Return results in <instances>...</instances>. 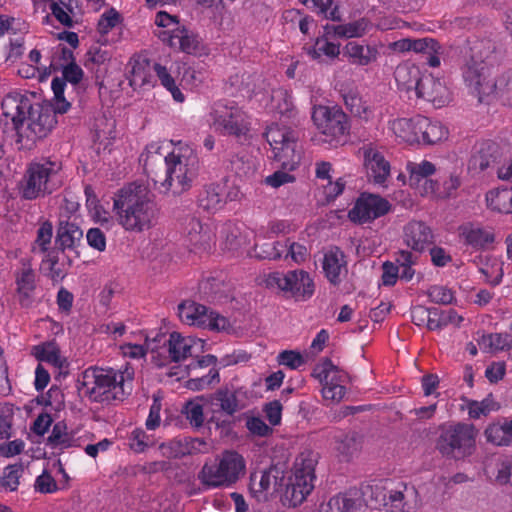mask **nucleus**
I'll return each instance as SVG.
<instances>
[{"instance_id":"nucleus-37","label":"nucleus","mask_w":512,"mask_h":512,"mask_svg":"<svg viewBox=\"0 0 512 512\" xmlns=\"http://www.w3.org/2000/svg\"><path fill=\"white\" fill-rule=\"evenodd\" d=\"M419 119H421V115L395 119L390 122V129L401 141L409 144L417 143L419 142L417 125Z\"/></svg>"},{"instance_id":"nucleus-2","label":"nucleus","mask_w":512,"mask_h":512,"mask_svg":"<svg viewBox=\"0 0 512 512\" xmlns=\"http://www.w3.org/2000/svg\"><path fill=\"white\" fill-rule=\"evenodd\" d=\"M3 116L12 122L17 142L34 144L47 137L57 124L58 111L51 105L32 104L21 94L7 95L1 104Z\"/></svg>"},{"instance_id":"nucleus-27","label":"nucleus","mask_w":512,"mask_h":512,"mask_svg":"<svg viewBox=\"0 0 512 512\" xmlns=\"http://www.w3.org/2000/svg\"><path fill=\"white\" fill-rule=\"evenodd\" d=\"M216 459L226 477L228 487L235 484L245 473V460L236 451L226 450Z\"/></svg>"},{"instance_id":"nucleus-7","label":"nucleus","mask_w":512,"mask_h":512,"mask_svg":"<svg viewBox=\"0 0 512 512\" xmlns=\"http://www.w3.org/2000/svg\"><path fill=\"white\" fill-rule=\"evenodd\" d=\"M478 430L473 424L457 422L441 425L435 449L442 457L462 460L476 451Z\"/></svg>"},{"instance_id":"nucleus-54","label":"nucleus","mask_w":512,"mask_h":512,"mask_svg":"<svg viewBox=\"0 0 512 512\" xmlns=\"http://www.w3.org/2000/svg\"><path fill=\"white\" fill-rule=\"evenodd\" d=\"M332 30L333 34L340 38H353L360 37L364 34L365 28L359 21L341 24L336 26H326V34H329Z\"/></svg>"},{"instance_id":"nucleus-58","label":"nucleus","mask_w":512,"mask_h":512,"mask_svg":"<svg viewBox=\"0 0 512 512\" xmlns=\"http://www.w3.org/2000/svg\"><path fill=\"white\" fill-rule=\"evenodd\" d=\"M66 82L67 81L63 77H55L51 83V88L54 93L55 100V103L52 107H54L59 114L66 113L71 106L70 103L64 97Z\"/></svg>"},{"instance_id":"nucleus-3","label":"nucleus","mask_w":512,"mask_h":512,"mask_svg":"<svg viewBox=\"0 0 512 512\" xmlns=\"http://www.w3.org/2000/svg\"><path fill=\"white\" fill-rule=\"evenodd\" d=\"M119 225L132 233H142L154 227L159 218L157 204L139 187L122 188L113 201Z\"/></svg>"},{"instance_id":"nucleus-62","label":"nucleus","mask_w":512,"mask_h":512,"mask_svg":"<svg viewBox=\"0 0 512 512\" xmlns=\"http://www.w3.org/2000/svg\"><path fill=\"white\" fill-rule=\"evenodd\" d=\"M220 376L217 368L212 367L206 375L188 380L187 387L194 391L203 390L213 383H219Z\"/></svg>"},{"instance_id":"nucleus-29","label":"nucleus","mask_w":512,"mask_h":512,"mask_svg":"<svg viewBox=\"0 0 512 512\" xmlns=\"http://www.w3.org/2000/svg\"><path fill=\"white\" fill-rule=\"evenodd\" d=\"M322 268L330 283H340L342 270L346 269L345 255L338 247H331L324 253Z\"/></svg>"},{"instance_id":"nucleus-22","label":"nucleus","mask_w":512,"mask_h":512,"mask_svg":"<svg viewBox=\"0 0 512 512\" xmlns=\"http://www.w3.org/2000/svg\"><path fill=\"white\" fill-rule=\"evenodd\" d=\"M459 235L465 245L474 250L483 251L491 247L495 241L492 228L483 227L479 224L466 223L460 226Z\"/></svg>"},{"instance_id":"nucleus-8","label":"nucleus","mask_w":512,"mask_h":512,"mask_svg":"<svg viewBox=\"0 0 512 512\" xmlns=\"http://www.w3.org/2000/svg\"><path fill=\"white\" fill-rule=\"evenodd\" d=\"M316 464L317 454L312 451H304L296 458L294 473L289 478L282 497L285 505L297 507L312 492Z\"/></svg>"},{"instance_id":"nucleus-24","label":"nucleus","mask_w":512,"mask_h":512,"mask_svg":"<svg viewBox=\"0 0 512 512\" xmlns=\"http://www.w3.org/2000/svg\"><path fill=\"white\" fill-rule=\"evenodd\" d=\"M388 506L395 512H412L419 504L418 492L414 486L400 484L387 491Z\"/></svg>"},{"instance_id":"nucleus-55","label":"nucleus","mask_w":512,"mask_h":512,"mask_svg":"<svg viewBox=\"0 0 512 512\" xmlns=\"http://www.w3.org/2000/svg\"><path fill=\"white\" fill-rule=\"evenodd\" d=\"M182 413L186 416L192 427L198 429L203 426L205 420L203 405L198 399L186 402Z\"/></svg>"},{"instance_id":"nucleus-50","label":"nucleus","mask_w":512,"mask_h":512,"mask_svg":"<svg viewBox=\"0 0 512 512\" xmlns=\"http://www.w3.org/2000/svg\"><path fill=\"white\" fill-rule=\"evenodd\" d=\"M153 70L157 78L160 80L161 85L171 93L173 99L180 103L183 102L185 97L176 85L175 80L168 69L159 63H154Z\"/></svg>"},{"instance_id":"nucleus-5","label":"nucleus","mask_w":512,"mask_h":512,"mask_svg":"<svg viewBox=\"0 0 512 512\" xmlns=\"http://www.w3.org/2000/svg\"><path fill=\"white\" fill-rule=\"evenodd\" d=\"M265 138L271 146L273 159L277 161L283 170L275 171L265 179V183L271 187L278 188L286 183L294 182L295 177L287 171H293L300 159V151L297 150V137L293 130L279 126L270 125Z\"/></svg>"},{"instance_id":"nucleus-36","label":"nucleus","mask_w":512,"mask_h":512,"mask_svg":"<svg viewBox=\"0 0 512 512\" xmlns=\"http://www.w3.org/2000/svg\"><path fill=\"white\" fill-rule=\"evenodd\" d=\"M304 50L311 59L322 62L323 57L329 60L336 59L340 54V44L329 41L327 36L323 35L317 37L313 45L305 46Z\"/></svg>"},{"instance_id":"nucleus-26","label":"nucleus","mask_w":512,"mask_h":512,"mask_svg":"<svg viewBox=\"0 0 512 512\" xmlns=\"http://www.w3.org/2000/svg\"><path fill=\"white\" fill-rule=\"evenodd\" d=\"M277 481L278 470L275 467L252 473L249 484L250 492L258 501H266L270 489L277 485Z\"/></svg>"},{"instance_id":"nucleus-45","label":"nucleus","mask_w":512,"mask_h":512,"mask_svg":"<svg viewBox=\"0 0 512 512\" xmlns=\"http://www.w3.org/2000/svg\"><path fill=\"white\" fill-rule=\"evenodd\" d=\"M343 100L346 108L354 116L368 121L373 116V110L366 101L356 91H349L343 95Z\"/></svg>"},{"instance_id":"nucleus-59","label":"nucleus","mask_w":512,"mask_h":512,"mask_svg":"<svg viewBox=\"0 0 512 512\" xmlns=\"http://www.w3.org/2000/svg\"><path fill=\"white\" fill-rule=\"evenodd\" d=\"M479 343L495 351H502L510 348L512 335L509 333H491L483 335Z\"/></svg>"},{"instance_id":"nucleus-64","label":"nucleus","mask_w":512,"mask_h":512,"mask_svg":"<svg viewBox=\"0 0 512 512\" xmlns=\"http://www.w3.org/2000/svg\"><path fill=\"white\" fill-rule=\"evenodd\" d=\"M283 244H287L286 251L284 252V258L290 257L295 263L304 262L308 255V249L305 245L293 242L290 239H287Z\"/></svg>"},{"instance_id":"nucleus-9","label":"nucleus","mask_w":512,"mask_h":512,"mask_svg":"<svg viewBox=\"0 0 512 512\" xmlns=\"http://www.w3.org/2000/svg\"><path fill=\"white\" fill-rule=\"evenodd\" d=\"M263 283L266 288L280 291L285 297L292 298L296 302L309 300L315 292V283L312 276L302 269L288 271L287 273L270 272L264 277Z\"/></svg>"},{"instance_id":"nucleus-12","label":"nucleus","mask_w":512,"mask_h":512,"mask_svg":"<svg viewBox=\"0 0 512 512\" xmlns=\"http://www.w3.org/2000/svg\"><path fill=\"white\" fill-rule=\"evenodd\" d=\"M461 72L465 85L479 99L481 95L489 94L492 90V87L486 85V64L477 44L470 47L465 54Z\"/></svg>"},{"instance_id":"nucleus-43","label":"nucleus","mask_w":512,"mask_h":512,"mask_svg":"<svg viewBox=\"0 0 512 512\" xmlns=\"http://www.w3.org/2000/svg\"><path fill=\"white\" fill-rule=\"evenodd\" d=\"M271 101L275 111L286 118H293L297 114L291 91L285 88L273 90Z\"/></svg>"},{"instance_id":"nucleus-1","label":"nucleus","mask_w":512,"mask_h":512,"mask_svg":"<svg viewBox=\"0 0 512 512\" xmlns=\"http://www.w3.org/2000/svg\"><path fill=\"white\" fill-rule=\"evenodd\" d=\"M160 150L161 146L152 142L141 153L139 162L146 175L155 185L160 184L165 191H171L174 195L190 189L199 166L196 151L181 141L166 156Z\"/></svg>"},{"instance_id":"nucleus-20","label":"nucleus","mask_w":512,"mask_h":512,"mask_svg":"<svg viewBox=\"0 0 512 512\" xmlns=\"http://www.w3.org/2000/svg\"><path fill=\"white\" fill-rule=\"evenodd\" d=\"M159 38L170 47L179 49L187 54H197L201 50V41L195 33L184 26L173 28L171 31H162Z\"/></svg>"},{"instance_id":"nucleus-44","label":"nucleus","mask_w":512,"mask_h":512,"mask_svg":"<svg viewBox=\"0 0 512 512\" xmlns=\"http://www.w3.org/2000/svg\"><path fill=\"white\" fill-rule=\"evenodd\" d=\"M488 207L499 213H512V189H494L486 194Z\"/></svg>"},{"instance_id":"nucleus-46","label":"nucleus","mask_w":512,"mask_h":512,"mask_svg":"<svg viewBox=\"0 0 512 512\" xmlns=\"http://www.w3.org/2000/svg\"><path fill=\"white\" fill-rule=\"evenodd\" d=\"M418 260L419 255L408 250H399L395 253L394 263L398 265L401 280L409 282L413 279L415 275L413 266L417 264Z\"/></svg>"},{"instance_id":"nucleus-53","label":"nucleus","mask_w":512,"mask_h":512,"mask_svg":"<svg viewBox=\"0 0 512 512\" xmlns=\"http://www.w3.org/2000/svg\"><path fill=\"white\" fill-rule=\"evenodd\" d=\"M192 325H197L200 328L208 329L210 331H216L226 333L236 337H241L246 334V329L237 325L238 322H191Z\"/></svg>"},{"instance_id":"nucleus-41","label":"nucleus","mask_w":512,"mask_h":512,"mask_svg":"<svg viewBox=\"0 0 512 512\" xmlns=\"http://www.w3.org/2000/svg\"><path fill=\"white\" fill-rule=\"evenodd\" d=\"M193 340L182 337L181 334L173 332L168 337L167 352L173 362H180L192 356Z\"/></svg>"},{"instance_id":"nucleus-21","label":"nucleus","mask_w":512,"mask_h":512,"mask_svg":"<svg viewBox=\"0 0 512 512\" xmlns=\"http://www.w3.org/2000/svg\"><path fill=\"white\" fill-rule=\"evenodd\" d=\"M406 170L409 174V185L411 187H418L424 182L425 194L437 193L439 188L438 182L428 179L436 172V166L432 162L428 160H422L420 162L408 161Z\"/></svg>"},{"instance_id":"nucleus-40","label":"nucleus","mask_w":512,"mask_h":512,"mask_svg":"<svg viewBox=\"0 0 512 512\" xmlns=\"http://www.w3.org/2000/svg\"><path fill=\"white\" fill-rule=\"evenodd\" d=\"M46 444L52 449L59 450L79 446L78 439L75 438L72 432H68L67 425L63 421H59L53 425Z\"/></svg>"},{"instance_id":"nucleus-14","label":"nucleus","mask_w":512,"mask_h":512,"mask_svg":"<svg viewBox=\"0 0 512 512\" xmlns=\"http://www.w3.org/2000/svg\"><path fill=\"white\" fill-rule=\"evenodd\" d=\"M246 390L241 387L224 386L216 390L210 397V403L214 408L210 423H215L217 427L224 425L225 421L220 422L216 416L217 413H223L227 416H233L245 407Z\"/></svg>"},{"instance_id":"nucleus-11","label":"nucleus","mask_w":512,"mask_h":512,"mask_svg":"<svg viewBox=\"0 0 512 512\" xmlns=\"http://www.w3.org/2000/svg\"><path fill=\"white\" fill-rule=\"evenodd\" d=\"M312 120L322 135L321 141L337 146L345 141L350 131V122L344 111L337 106L313 107Z\"/></svg>"},{"instance_id":"nucleus-47","label":"nucleus","mask_w":512,"mask_h":512,"mask_svg":"<svg viewBox=\"0 0 512 512\" xmlns=\"http://www.w3.org/2000/svg\"><path fill=\"white\" fill-rule=\"evenodd\" d=\"M75 60L72 49L58 44L52 49L51 60L48 68H45L44 76H48L51 72L61 71L65 66Z\"/></svg>"},{"instance_id":"nucleus-48","label":"nucleus","mask_w":512,"mask_h":512,"mask_svg":"<svg viewBox=\"0 0 512 512\" xmlns=\"http://www.w3.org/2000/svg\"><path fill=\"white\" fill-rule=\"evenodd\" d=\"M33 355L37 360L47 362L55 367L63 366V359L60 355V349L54 342H46L33 347Z\"/></svg>"},{"instance_id":"nucleus-34","label":"nucleus","mask_w":512,"mask_h":512,"mask_svg":"<svg viewBox=\"0 0 512 512\" xmlns=\"http://www.w3.org/2000/svg\"><path fill=\"white\" fill-rule=\"evenodd\" d=\"M344 54L348 57L351 64L367 66L377 60L379 52L375 46L362 45L358 42L350 41L344 48Z\"/></svg>"},{"instance_id":"nucleus-52","label":"nucleus","mask_w":512,"mask_h":512,"mask_svg":"<svg viewBox=\"0 0 512 512\" xmlns=\"http://www.w3.org/2000/svg\"><path fill=\"white\" fill-rule=\"evenodd\" d=\"M492 90L505 105L512 107V69L497 77Z\"/></svg>"},{"instance_id":"nucleus-57","label":"nucleus","mask_w":512,"mask_h":512,"mask_svg":"<svg viewBox=\"0 0 512 512\" xmlns=\"http://www.w3.org/2000/svg\"><path fill=\"white\" fill-rule=\"evenodd\" d=\"M309 9L332 21L341 19L339 8L334 5V0H311Z\"/></svg>"},{"instance_id":"nucleus-10","label":"nucleus","mask_w":512,"mask_h":512,"mask_svg":"<svg viewBox=\"0 0 512 512\" xmlns=\"http://www.w3.org/2000/svg\"><path fill=\"white\" fill-rule=\"evenodd\" d=\"M210 125L222 136L241 138L249 132L246 112L233 101H218L210 111Z\"/></svg>"},{"instance_id":"nucleus-30","label":"nucleus","mask_w":512,"mask_h":512,"mask_svg":"<svg viewBox=\"0 0 512 512\" xmlns=\"http://www.w3.org/2000/svg\"><path fill=\"white\" fill-rule=\"evenodd\" d=\"M198 206L208 213H215L225 204L224 185L212 183L203 188L198 195Z\"/></svg>"},{"instance_id":"nucleus-6","label":"nucleus","mask_w":512,"mask_h":512,"mask_svg":"<svg viewBox=\"0 0 512 512\" xmlns=\"http://www.w3.org/2000/svg\"><path fill=\"white\" fill-rule=\"evenodd\" d=\"M62 163L51 158L31 162L24 174L20 193L26 200H35L53 193L61 185Z\"/></svg>"},{"instance_id":"nucleus-49","label":"nucleus","mask_w":512,"mask_h":512,"mask_svg":"<svg viewBox=\"0 0 512 512\" xmlns=\"http://www.w3.org/2000/svg\"><path fill=\"white\" fill-rule=\"evenodd\" d=\"M494 145L492 143H483L480 148L472 154L469 160V168L472 170L484 171L495 161L493 154Z\"/></svg>"},{"instance_id":"nucleus-39","label":"nucleus","mask_w":512,"mask_h":512,"mask_svg":"<svg viewBox=\"0 0 512 512\" xmlns=\"http://www.w3.org/2000/svg\"><path fill=\"white\" fill-rule=\"evenodd\" d=\"M421 72L418 66L408 63L400 64L394 71V78L400 90L417 91L421 80Z\"/></svg>"},{"instance_id":"nucleus-35","label":"nucleus","mask_w":512,"mask_h":512,"mask_svg":"<svg viewBox=\"0 0 512 512\" xmlns=\"http://www.w3.org/2000/svg\"><path fill=\"white\" fill-rule=\"evenodd\" d=\"M361 499H358L361 505L364 503L371 508H378L381 505L388 506L387 490L382 481H373L363 484L360 488Z\"/></svg>"},{"instance_id":"nucleus-15","label":"nucleus","mask_w":512,"mask_h":512,"mask_svg":"<svg viewBox=\"0 0 512 512\" xmlns=\"http://www.w3.org/2000/svg\"><path fill=\"white\" fill-rule=\"evenodd\" d=\"M390 202L380 195L362 193L349 211V219L358 224L372 222L391 211Z\"/></svg>"},{"instance_id":"nucleus-42","label":"nucleus","mask_w":512,"mask_h":512,"mask_svg":"<svg viewBox=\"0 0 512 512\" xmlns=\"http://www.w3.org/2000/svg\"><path fill=\"white\" fill-rule=\"evenodd\" d=\"M198 479L206 488H221L228 487L226 477L215 459L211 462H206L198 474Z\"/></svg>"},{"instance_id":"nucleus-4","label":"nucleus","mask_w":512,"mask_h":512,"mask_svg":"<svg viewBox=\"0 0 512 512\" xmlns=\"http://www.w3.org/2000/svg\"><path fill=\"white\" fill-rule=\"evenodd\" d=\"M82 378L81 389L91 401L109 404L122 401L131 393L133 371L91 367L84 371Z\"/></svg>"},{"instance_id":"nucleus-56","label":"nucleus","mask_w":512,"mask_h":512,"mask_svg":"<svg viewBox=\"0 0 512 512\" xmlns=\"http://www.w3.org/2000/svg\"><path fill=\"white\" fill-rule=\"evenodd\" d=\"M425 41H431L432 43H427L429 48L419 51L418 54L422 55L423 62L426 65L432 68H437L441 64L440 55L443 53L442 45L436 39L431 37H425Z\"/></svg>"},{"instance_id":"nucleus-61","label":"nucleus","mask_w":512,"mask_h":512,"mask_svg":"<svg viewBox=\"0 0 512 512\" xmlns=\"http://www.w3.org/2000/svg\"><path fill=\"white\" fill-rule=\"evenodd\" d=\"M495 481L500 485L512 486V458H499L495 464Z\"/></svg>"},{"instance_id":"nucleus-32","label":"nucleus","mask_w":512,"mask_h":512,"mask_svg":"<svg viewBox=\"0 0 512 512\" xmlns=\"http://www.w3.org/2000/svg\"><path fill=\"white\" fill-rule=\"evenodd\" d=\"M418 143L433 145L448 136V130L439 121H432L431 119L421 116L418 123Z\"/></svg>"},{"instance_id":"nucleus-33","label":"nucleus","mask_w":512,"mask_h":512,"mask_svg":"<svg viewBox=\"0 0 512 512\" xmlns=\"http://www.w3.org/2000/svg\"><path fill=\"white\" fill-rule=\"evenodd\" d=\"M187 238L194 250H208L213 241V234L207 225L200 220L191 218L187 225Z\"/></svg>"},{"instance_id":"nucleus-25","label":"nucleus","mask_w":512,"mask_h":512,"mask_svg":"<svg viewBox=\"0 0 512 512\" xmlns=\"http://www.w3.org/2000/svg\"><path fill=\"white\" fill-rule=\"evenodd\" d=\"M361 448V437L354 431L338 432L333 436V451L341 462L351 461Z\"/></svg>"},{"instance_id":"nucleus-60","label":"nucleus","mask_w":512,"mask_h":512,"mask_svg":"<svg viewBox=\"0 0 512 512\" xmlns=\"http://www.w3.org/2000/svg\"><path fill=\"white\" fill-rule=\"evenodd\" d=\"M495 402L487 397L482 401L468 400V415L472 419H479L481 416H487L491 411L496 410Z\"/></svg>"},{"instance_id":"nucleus-17","label":"nucleus","mask_w":512,"mask_h":512,"mask_svg":"<svg viewBox=\"0 0 512 512\" xmlns=\"http://www.w3.org/2000/svg\"><path fill=\"white\" fill-rule=\"evenodd\" d=\"M362 151L368 177L374 184L387 186L386 183L390 177L391 166L383 153L372 143L365 144L362 147Z\"/></svg>"},{"instance_id":"nucleus-16","label":"nucleus","mask_w":512,"mask_h":512,"mask_svg":"<svg viewBox=\"0 0 512 512\" xmlns=\"http://www.w3.org/2000/svg\"><path fill=\"white\" fill-rule=\"evenodd\" d=\"M15 280V291L18 300L22 306H28L32 300L37 289L38 276L36 270L33 268L30 258H21L19 265L13 272Z\"/></svg>"},{"instance_id":"nucleus-31","label":"nucleus","mask_w":512,"mask_h":512,"mask_svg":"<svg viewBox=\"0 0 512 512\" xmlns=\"http://www.w3.org/2000/svg\"><path fill=\"white\" fill-rule=\"evenodd\" d=\"M178 316L180 320H226L218 312L191 300H185L178 305Z\"/></svg>"},{"instance_id":"nucleus-63","label":"nucleus","mask_w":512,"mask_h":512,"mask_svg":"<svg viewBox=\"0 0 512 512\" xmlns=\"http://www.w3.org/2000/svg\"><path fill=\"white\" fill-rule=\"evenodd\" d=\"M120 21L119 12L111 8L104 12L98 20L97 30L100 34H108Z\"/></svg>"},{"instance_id":"nucleus-28","label":"nucleus","mask_w":512,"mask_h":512,"mask_svg":"<svg viewBox=\"0 0 512 512\" xmlns=\"http://www.w3.org/2000/svg\"><path fill=\"white\" fill-rule=\"evenodd\" d=\"M129 83L134 88H142L145 86H153V64L143 56L132 58Z\"/></svg>"},{"instance_id":"nucleus-38","label":"nucleus","mask_w":512,"mask_h":512,"mask_svg":"<svg viewBox=\"0 0 512 512\" xmlns=\"http://www.w3.org/2000/svg\"><path fill=\"white\" fill-rule=\"evenodd\" d=\"M361 503L352 493H339L320 504L318 512H355Z\"/></svg>"},{"instance_id":"nucleus-19","label":"nucleus","mask_w":512,"mask_h":512,"mask_svg":"<svg viewBox=\"0 0 512 512\" xmlns=\"http://www.w3.org/2000/svg\"><path fill=\"white\" fill-rule=\"evenodd\" d=\"M83 231L74 222L60 219L55 244L62 252L73 253L75 257L80 256L78 248L82 245Z\"/></svg>"},{"instance_id":"nucleus-13","label":"nucleus","mask_w":512,"mask_h":512,"mask_svg":"<svg viewBox=\"0 0 512 512\" xmlns=\"http://www.w3.org/2000/svg\"><path fill=\"white\" fill-rule=\"evenodd\" d=\"M313 375L322 383V395L326 400L339 402L343 399L348 381V374L334 365L329 358H324L313 372Z\"/></svg>"},{"instance_id":"nucleus-18","label":"nucleus","mask_w":512,"mask_h":512,"mask_svg":"<svg viewBox=\"0 0 512 512\" xmlns=\"http://www.w3.org/2000/svg\"><path fill=\"white\" fill-rule=\"evenodd\" d=\"M416 96L433 103L435 107H443L450 101V91L440 78L432 74H422L418 83Z\"/></svg>"},{"instance_id":"nucleus-51","label":"nucleus","mask_w":512,"mask_h":512,"mask_svg":"<svg viewBox=\"0 0 512 512\" xmlns=\"http://www.w3.org/2000/svg\"><path fill=\"white\" fill-rule=\"evenodd\" d=\"M286 248L287 244L279 241L256 244L254 246V256L261 260H278L283 257Z\"/></svg>"},{"instance_id":"nucleus-23","label":"nucleus","mask_w":512,"mask_h":512,"mask_svg":"<svg viewBox=\"0 0 512 512\" xmlns=\"http://www.w3.org/2000/svg\"><path fill=\"white\" fill-rule=\"evenodd\" d=\"M434 235L429 226L422 221L412 220L408 222L403 230L404 243L414 252H423L433 243Z\"/></svg>"}]
</instances>
